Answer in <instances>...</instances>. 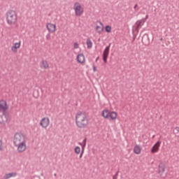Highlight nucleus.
I'll return each instance as SVG.
<instances>
[{"label": "nucleus", "instance_id": "obj_1", "mask_svg": "<svg viewBox=\"0 0 179 179\" xmlns=\"http://www.w3.org/2000/svg\"><path fill=\"white\" fill-rule=\"evenodd\" d=\"M13 144L18 152H24L27 150L26 136L23 133H15L13 137Z\"/></svg>", "mask_w": 179, "mask_h": 179}, {"label": "nucleus", "instance_id": "obj_2", "mask_svg": "<svg viewBox=\"0 0 179 179\" xmlns=\"http://www.w3.org/2000/svg\"><path fill=\"white\" fill-rule=\"evenodd\" d=\"M76 123L79 129H85L89 124V119L85 112H78L76 116Z\"/></svg>", "mask_w": 179, "mask_h": 179}, {"label": "nucleus", "instance_id": "obj_3", "mask_svg": "<svg viewBox=\"0 0 179 179\" xmlns=\"http://www.w3.org/2000/svg\"><path fill=\"white\" fill-rule=\"evenodd\" d=\"M6 22L8 24H15L17 22V13L16 10L10 9L6 12Z\"/></svg>", "mask_w": 179, "mask_h": 179}, {"label": "nucleus", "instance_id": "obj_4", "mask_svg": "<svg viewBox=\"0 0 179 179\" xmlns=\"http://www.w3.org/2000/svg\"><path fill=\"white\" fill-rule=\"evenodd\" d=\"M102 116L104 119H110V120H117V112L110 111L108 109H104L102 111Z\"/></svg>", "mask_w": 179, "mask_h": 179}, {"label": "nucleus", "instance_id": "obj_5", "mask_svg": "<svg viewBox=\"0 0 179 179\" xmlns=\"http://www.w3.org/2000/svg\"><path fill=\"white\" fill-rule=\"evenodd\" d=\"M74 10L76 16H80L84 12V8L80 2H76L74 3Z\"/></svg>", "mask_w": 179, "mask_h": 179}, {"label": "nucleus", "instance_id": "obj_6", "mask_svg": "<svg viewBox=\"0 0 179 179\" xmlns=\"http://www.w3.org/2000/svg\"><path fill=\"white\" fill-rule=\"evenodd\" d=\"M158 173L161 178H166L167 173H166V165L164 164H159Z\"/></svg>", "mask_w": 179, "mask_h": 179}, {"label": "nucleus", "instance_id": "obj_7", "mask_svg": "<svg viewBox=\"0 0 179 179\" xmlns=\"http://www.w3.org/2000/svg\"><path fill=\"white\" fill-rule=\"evenodd\" d=\"M8 109V105L6 101H0V110L3 113V116H6V112Z\"/></svg>", "mask_w": 179, "mask_h": 179}, {"label": "nucleus", "instance_id": "obj_8", "mask_svg": "<svg viewBox=\"0 0 179 179\" xmlns=\"http://www.w3.org/2000/svg\"><path fill=\"white\" fill-rule=\"evenodd\" d=\"M104 30V24L102 22H96L95 23V31L99 34L103 33Z\"/></svg>", "mask_w": 179, "mask_h": 179}, {"label": "nucleus", "instance_id": "obj_9", "mask_svg": "<svg viewBox=\"0 0 179 179\" xmlns=\"http://www.w3.org/2000/svg\"><path fill=\"white\" fill-rule=\"evenodd\" d=\"M110 45H109L108 46H106V48H105V50H103V52L102 54L103 60L105 62V64H107V62H108V55H109V52H110Z\"/></svg>", "mask_w": 179, "mask_h": 179}, {"label": "nucleus", "instance_id": "obj_10", "mask_svg": "<svg viewBox=\"0 0 179 179\" xmlns=\"http://www.w3.org/2000/svg\"><path fill=\"white\" fill-rule=\"evenodd\" d=\"M50 119L49 117H43L40 122V126L43 127V129H47L48 126H50Z\"/></svg>", "mask_w": 179, "mask_h": 179}, {"label": "nucleus", "instance_id": "obj_11", "mask_svg": "<svg viewBox=\"0 0 179 179\" xmlns=\"http://www.w3.org/2000/svg\"><path fill=\"white\" fill-rule=\"evenodd\" d=\"M46 27L49 33H55L57 30V24L55 23L48 22L46 24Z\"/></svg>", "mask_w": 179, "mask_h": 179}, {"label": "nucleus", "instance_id": "obj_12", "mask_svg": "<svg viewBox=\"0 0 179 179\" xmlns=\"http://www.w3.org/2000/svg\"><path fill=\"white\" fill-rule=\"evenodd\" d=\"M161 144H162V141H157V143L152 148L151 152L152 154H155V152H158L160 148Z\"/></svg>", "mask_w": 179, "mask_h": 179}, {"label": "nucleus", "instance_id": "obj_13", "mask_svg": "<svg viewBox=\"0 0 179 179\" xmlns=\"http://www.w3.org/2000/svg\"><path fill=\"white\" fill-rule=\"evenodd\" d=\"M76 60L78 62H79V64H85L86 59L85 55H83V53H80L76 57Z\"/></svg>", "mask_w": 179, "mask_h": 179}, {"label": "nucleus", "instance_id": "obj_14", "mask_svg": "<svg viewBox=\"0 0 179 179\" xmlns=\"http://www.w3.org/2000/svg\"><path fill=\"white\" fill-rule=\"evenodd\" d=\"M141 151H142V147H141V145H138V144H136V145H134V152L135 154L139 155V154H141Z\"/></svg>", "mask_w": 179, "mask_h": 179}, {"label": "nucleus", "instance_id": "obj_15", "mask_svg": "<svg viewBox=\"0 0 179 179\" xmlns=\"http://www.w3.org/2000/svg\"><path fill=\"white\" fill-rule=\"evenodd\" d=\"M20 45L21 42H17V43H15L11 48L12 51H13V52H17V49L20 48Z\"/></svg>", "mask_w": 179, "mask_h": 179}, {"label": "nucleus", "instance_id": "obj_16", "mask_svg": "<svg viewBox=\"0 0 179 179\" xmlns=\"http://www.w3.org/2000/svg\"><path fill=\"white\" fill-rule=\"evenodd\" d=\"M7 120L8 119L6 116H3V112H1V110H0V123L1 124L5 123L6 122H7Z\"/></svg>", "mask_w": 179, "mask_h": 179}, {"label": "nucleus", "instance_id": "obj_17", "mask_svg": "<svg viewBox=\"0 0 179 179\" xmlns=\"http://www.w3.org/2000/svg\"><path fill=\"white\" fill-rule=\"evenodd\" d=\"M41 69H44L45 70L48 69L49 64H48V62H46V60H43L41 63Z\"/></svg>", "mask_w": 179, "mask_h": 179}, {"label": "nucleus", "instance_id": "obj_18", "mask_svg": "<svg viewBox=\"0 0 179 179\" xmlns=\"http://www.w3.org/2000/svg\"><path fill=\"white\" fill-rule=\"evenodd\" d=\"M145 22V19H142V20H138L136 22V24H137L136 29H137V30H138L140 29V27H141V26H143V24H144Z\"/></svg>", "mask_w": 179, "mask_h": 179}, {"label": "nucleus", "instance_id": "obj_19", "mask_svg": "<svg viewBox=\"0 0 179 179\" xmlns=\"http://www.w3.org/2000/svg\"><path fill=\"white\" fill-rule=\"evenodd\" d=\"M17 173L15 172H12L11 173H6L4 176L5 179H9L10 178H13L16 176Z\"/></svg>", "mask_w": 179, "mask_h": 179}, {"label": "nucleus", "instance_id": "obj_20", "mask_svg": "<svg viewBox=\"0 0 179 179\" xmlns=\"http://www.w3.org/2000/svg\"><path fill=\"white\" fill-rule=\"evenodd\" d=\"M86 144H87V138H85L83 141V143H79V145H81L83 151L84 152L85 151V148L86 147Z\"/></svg>", "mask_w": 179, "mask_h": 179}, {"label": "nucleus", "instance_id": "obj_21", "mask_svg": "<svg viewBox=\"0 0 179 179\" xmlns=\"http://www.w3.org/2000/svg\"><path fill=\"white\" fill-rule=\"evenodd\" d=\"M87 45L88 48H92L93 43L91 41V39H87Z\"/></svg>", "mask_w": 179, "mask_h": 179}, {"label": "nucleus", "instance_id": "obj_22", "mask_svg": "<svg viewBox=\"0 0 179 179\" xmlns=\"http://www.w3.org/2000/svg\"><path fill=\"white\" fill-rule=\"evenodd\" d=\"M105 30H106L108 33H110L111 31H112V27H111V26H110V24H107V25L105 27Z\"/></svg>", "mask_w": 179, "mask_h": 179}, {"label": "nucleus", "instance_id": "obj_23", "mask_svg": "<svg viewBox=\"0 0 179 179\" xmlns=\"http://www.w3.org/2000/svg\"><path fill=\"white\" fill-rule=\"evenodd\" d=\"M80 151H81L80 147L77 146L75 148L76 154H80Z\"/></svg>", "mask_w": 179, "mask_h": 179}, {"label": "nucleus", "instance_id": "obj_24", "mask_svg": "<svg viewBox=\"0 0 179 179\" xmlns=\"http://www.w3.org/2000/svg\"><path fill=\"white\" fill-rule=\"evenodd\" d=\"M3 148V141L2 140H0V150H2Z\"/></svg>", "mask_w": 179, "mask_h": 179}, {"label": "nucleus", "instance_id": "obj_25", "mask_svg": "<svg viewBox=\"0 0 179 179\" xmlns=\"http://www.w3.org/2000/svg\"><path fill=\"white\" fill-rule=\"evenodd\" d=\"M78 47H79V43H77V42H76V43L73 44V48H78Z\"/></svg>", "mask_w": 179, "mask_h": 179}, {"label": "nucleus", "instance_id": "obj_26", "mask_svg": "<svg viewBox=\"0 0 179 179\" xmlns=\"http://www.w3.org/2000/svg\"><path fill=\"white\" fill-rule=\"evenodd\" d=\"M92 69H93V70H94V72L97 71L96 66H92Z\"/></svg>", "mask_w": 179, "mask_h": 179}, {"label": "nucleus", "instance_id": "obj_27", "mask_svg": "<svg viewBox=\"0 0 179 179\" xmlns=\"http://www.w3.org/2000/svg\"><path fill=\"white\" fill-rule=\"evenodd\" d=\"M83 154H84V151H83V150L82 148V152L80 153V158H82Z\"/></svg>", "mask_w": 179, "mask_h": 179}, {"label": "nucleus", "instance_id": "obj_28", "mask_svg": "<svg viewBox=\"0 0 179 179\" xmlns=\"http://www.w3.org/2000/svg\"><path fill=\"white\" fill-rule=\"evenodd\" d=\"M117 175L118 173H115V175L113 176V179H117Z\"/></svg>", "mask_w": 179, "mask_h": 179}, {"label": "nucleus", "instance_id": "obj_29", "mask_svg": "<svg viewBox=\"0 0 179 179\" xmlns=\"http://www.w3.org/2000/svg\"><path fill=\"white\" fill-rule=\"evenodd\" d=\"M175 130H176V131H178V133H179V127H176Z\"/></svg>", "mask_w": 179, "mask_h": 179}, {"label": "nucleus", "instance_id": "obj_30", "mask_svg": "<svg viewBox=\"0 0 179 179\" xmlns=\"http://www.w3.org/2000/svg\"><path fill=\"white\" fill-rule=\"evenodd\" d=\"M137 6H138V4L136 3V4L134 5V9H136V8H137Z\"/></svg>", "mask_w": 179, "mask_h": 179}, {"label": "nucleus", "instance_id": "obj_31", "mask_svg": "<svg viewBox=\"0 0 179 179\" xmlns=\"http://www.w3.org/2000/svg\"><path fill=\"white\" fill-rule=\"evenodd\" d=\"M148 17H149V15H146L145 19H148Z\"/></svg>", "mask_w": 179, "mask_h": 179}, {"label": "nucleus", "instance_id": "obj_32", "mask_svg": "<svg viewBox=\"0 0 179 179\" xmlns=\"http://www.w3.org/2000/svg\"><path fill=\"white\" fill-rule=\"evenodd\" d=\"M178 78H179V73H178Z\"/></svg>", "mask_w": 179, "mask_h": 179}]
</instances>
